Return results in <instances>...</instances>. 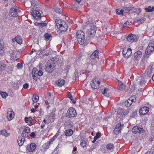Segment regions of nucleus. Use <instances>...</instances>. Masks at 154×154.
Returning a JSON list of instances; mask_svg holds the SVG:
<instances>
[{"mask_svg":"<svg viewBox=\"0 0 154 154\" xmlns=\"http://www.w3.org/2000/svg\"><path fill=\"white\" fill-rule=\"evenodd\" d=\"M55 22L59 29L57 31L58 33H64L67 30L68 25L65 21L60 19H56L55 20Z\"/></svg>","mask_w":154,"mask_h":154,"instance_id":"f257e3e1","label":"nucleus"},{"mask_svg":"<svg viewBox=\"0 0 154 154\" xmlns=\"http://www.w3.org/2000/svg\"><path fill=\"white\" fill-rule=\"evenodd\" d=\"M58 60L57 59L48 60L45 65V71L48 73H52L55 69Z\"/></svg>","mask_w":154,"mask_h":154,"instance_id":"f03ea898","label":"nucleus"},{"mask_svg":"<svg viewBox=\"0 0 154 154\" xmlns=\"http://www.w3.org/2000/svg\"><path fill=\"white\" fill-rule=\"evenodd\" d=\"M76 34L77 41L79 44L87 45L88 43V42L85 39V33L83 31L79 30L76 32Z\"/></svg>","mask_w":154,"mask_h":154,"instance_id":"7ed1b4c3","label":"nucleus"},{"mask_svg":"<svg viewBox=\"0 0 154 154\" xmlns=\"http://www.w3.org/2000/svg\"><path fill=\"white\" fill-rule=\"evenodd\" d=\"M18 8L16 6H14L11 8L9 11V14L8 16H9L10 17L8 19L12 20L14 18L17 17L18 16Z\"/></svg>","mask_w":154,"mask_h":154,"instance_id":"20e7f679","label":"nucleus"},{"mask_svg":"<svg viewBox=\"0 0 154 154\" xmlns=\"http://www.w3.org/2000/svg\"><path fill=\"white\" fill-rule=\"evenodd\" d=\"M92 21L90 24L91 28L90 29H88L87 32L89 35L94 36L96 33V30L97 29L96 26L95 25L96 23Z\"/></svg>","mask_w":154,"mask_h":154,"instance_id":"39448f33","label":"nucleus"},{"mask_svg":"<svg viewBox=\"0 0 154 154\" xmlns=\"http://www.w3.org/2000/svg\"><path fill=\"white\" fill-rule=\"evenodd\" d=\"M76 115V112L75 109L73 107L70 108L68 110L66 114L67 117L71 118L74 117Z\"/></svg>","mask_w":154,"mask_h":154,"instance_id":"423d86ee","label":"nucleus"},{"mask_svg":"<svg viewBox=\"0 0 154 154\" xmlns=\"http://www.w3.org/2000/svg\"><path fill=\"white\" fill-rule=\"evenodd\" d=\"M122 53L125 57L129 58L131 55L132 49L131 48H125L122 51Z\"/></svg>","mask_w":154,"mask_h":154,"instance_id":"0eeeda50","label":"nucleus"},{"mask_svg":"<svg viewBox=\"0 0 154 154\" xmlns=\"http://www.w3.org/2000/svg\"><path fill=\"white\" fill-rule=\"evenodd\" d=\"M100 83V82L97 81L96 79H94L91 82V87L92 88L98 89L99 88V85Z\"/></svg>","mask_w":154,"mask_h":154,"instance_id":"6e6552de","label":"nucleus"},{"mask_svg":"<svg viewBox=\"0 0 154 154\" xmlns=\"http://www.w3.org/2000/svg\"><path fill=\"white\" fill-rule=\"evenodd\" d=\"M32 16L36 20H39L41 18V14L40 12L37 10H34L31 13Z\"/></svg>","mask_w":154,"mask_h":154,"instance_id":"1a4fd4ad","label":"nucleus"},{"mask_svg":"<svg viewBox=\"0 0 154 154\" xmlns=\"http://www.w3.org/2000/svg\"><path fill=\"white\" fill-rule=\"evenodd\" d=\"M132 132L134 134L137 133L141 134L143 133L144 130L142 128L135 126L132 128Z\"/></svg>","mask_w":154,"mask_h":154,"instance_id":"9d476101","label":"nucleus"},{"mask_svg":"<svg viewBox=\"0 0 154 154\" xmlns=\"http://www.w3.org/2000/svg\"><path fill=\"white\" fill-rule=\"evenodd\" d=\"M127 40L129 42L132 43L137 41V40L136 35L132 33L130 34L127 37Z\"/></svg>","mask_w":154,"mask_h":154,"instance_id":"9b49d317","label":"nucleus"},{"mask_svg":"<svg viewBox=\"0 0 154 154\" xmlns=\"http://www.w3.org/2000/svg\"><path fill=\"white\" fill-rule=\"evenodd\" d=\"M11 60H17L20 57V55L17 54L16 51L14 50H11L9 51Z\"/></svg>","mask_w":154,"mask_h":154,"instance_id":"f8f14e48","label":"nucleus"},{"mask_svg":"<svg viewBox=\"0 0 154 154\" xmlns=\"http://www.w3.org/2000/svg\"><path fill=\"white\" fill-rule=\"evenodd\" d=\"M7 117L8 120H11L14 117V113L11 109H8L7 113Z\"/></svg>","mask_w":154,"mask_h":154,"instance_id":"ddd939ff","label":"nucleus"},{"mask_svg":"<svg viewBox=\"0 0 154 154\" xmlns=\"http://www.w3.org/2000/svg\"><path fill=\"white\" fill-rule=\"evenodd\" d=\"M149 109L147 106H143L139 110L140 115H144L149 111Z\"/></svg>","mask_w":154,"mask_h":154,"instance_id":"4468645a","label":"nucleus"},{"mask_svg":"<svg viewBox=\"0 0 154 154\" xmlns=\"http://www.w3.org/2000/svg\"><path fill=\"white\" fill-rule=\"evenodd\" d=\"M129 109L127 108L126 109H119L118 111V114L122 115V116L127 115L129 113Z\"/></svg>","mask_w":154,"mask_h":154,"instance_id":"2eb2a0df","label":"nucleus"},{"mask_svg":"<svg viewBox=\"0 0 154 154\" xmlns=\"http://www.w3.org/2000/svg\"><path fill=\"white\" fill-rule=\"evenodd\" d=\"M142 56V53L140 51H138L135 52L134 54V58H133L134 61H136L138 60H139Z\"/></svg>","mask_w":154,"mask_h":154,"instance_id":"dca6fc26","label":"nucleus"},{"mask_svg":"<svg viewBox=\"0 0 154 154\" xmlns=\"http://www.w3.org/2000/svg\"><path fill=\"white\" fill-rule=\"evenodd\" d=\"M36 144L33 143H32L29 145H28L26 148L28 151L30 152H33L36 149Z\"/></svg>","mask_w":154,"mask_h":154,"instance_id":"f3484780","label":"nucleus"},{"mask_svg":"<svg viewBox=\"0 0 154 154\" xmlns=\"http://www.w3.org/2000/svg\"><path fill=\"white\" fill-rule=\"evenodd\" d=\"M153 68L152 66H149L145 71V74L148 77H150L151 75L152 71Z\"/></svg>","mask_w":154,"mask_h":154,"instance_id":"a211bd4d","label":"nucleus"},{"mask_svg":"<svg viewBox=\"0 0 154 154\" xmlns=\"http://www.w3.org/2000/svg\"><path fill=\"white\" fill-rule=\"evenodd\" d=\"M12 42H17L19 44H21L22 43V40L21 38V37L18 35L16 36L15 38L12 39Z\"/></svg>","mask_w":154,"mask_h":154,"instance_id":"6ab92c4d","label":"nucleus"},{"mask_svg":"<svg viewBox=\"0 0 154 154\" xmlns=\"http://www.w3.org/2000/svg\"><path fill=\"white\" fill-rule=\"evenodd\" d=\"M154 50V48H150L149 46H148L146 49L145 53L146 55H149L153 52Z\"/></svg>","mask_w":154,"mask_h":154,"instance_id":"aec40b11","label":"nucleus"},{"mask_svg":"<svg viewBox=\"0 0 154 154\" xmlns=\"http://www.w3.org/2000/svg\"><path fill=\"white\" fill-rule=\"evenodd\" d=\"M118 87L119 90L122 91L125 90L126 88V86L123 84L122 82L121 81H119Z\"/></svg>","mask_w":154,"mask_h":154,"instance_id":"412c9836","label":"nucleus"},{"mask_svg":"<svg viewBox=\"0 0 154 154\" xmlns=\"http://www.w3.org/2000/svg\"><path fill=\"white\" fill-rule=\"evenodd\" d=\"M99 51L98 50H96L94 51L91 54L90 56V58L92 60L95 59L98 55Z\"/></svg>","mask_w":154,"mask_h":154,"instance_id":"4be33fe9","label":"nucleus"},{"mask_svg":"<svg viewBox=\"0 0 154 154\" xmlns=\"http://www.w3.org/2000/svg\"><path fill=\"white\" fill-rule=\"evenodd\" d=\"M136 98L135 96L131 97L129 99L127 100V101L128 102V103L129 106H131L132 104H133L134 103H135L136 101Z\"/></svg>","mask_w":154,"mask_h":154,"instance_id":"5701e85b","label":"nucleus"},{"mask_svg":"<svg viewBox=\"0 0 154 154\" xmlns=\"http://www.w3.org/2000/svg\"><path fill=\"white\" fill-rule=\"evenodd\" d=\"M51 142L49 141V142L46 143L43 146V149H41L42 154H44L45 151H46L49 147L50 144L51 143Z\"/></svg>","mask_w":154,"mask_h":154,"instance_id":"b1692460","label":"nucleus"},{"mask_svg":"<svg viewBox=\"0 0 154 154\" xmlns=\"http://www.w3.org/2000/svg\"><path fill=\"white\" fill-rule=\"evenodd\" d=\"M25 141V138H22V137L19 136L18 137V138L17 140V142L18 143V145L19 146H22Z\"/></svg>","mask_w":154,"mask_h":154,"instance_id":"393cba45","label":"nucleus"},{"mask_svg":"<svg viewBox=\"0 0 154 154\" xmlns=\"http://www.w3.org/2000/svg\"><path fill=\"white\" fill-rule=\"evenodd\" d=\"M65 80L62 79H59L57 80L55 82L56 84L58 86H60L63 85L65 84Z\"/></svg>","mask_w":154,"mask_h":154,"instance_id":"a878e982","label":"nucleus"},{"mask_svg":"<svg viewBox=\"0 0 154 154\" xmlns=\"http://www.w3.org/2000/svg\"><path fill=\"white\" fill-rule=\"evenodd\" d=\"M73 133V131L71 129L66 130L64 131V133L66 136L69 137L72 136Z\"/></svg>","mask_w":154,"mask_h":154,"instance_id":"bb28decb","label":"nucleus"},{"mask_svg":"<svg viewBox=\"0 0 154 154\" xmlns=\"http://www.w3.org/2000/svg\"><path fill=\"white\" fill-rule=\"evenodd\" d=\"M6 65L4 63V61H1L0 62V71L1 72L3 71L6 67Z\"/></svg>","mask_w":154,"mask_h":154,"instance_id":"cd10ccee","label":"nucleus"},{"mask_svg":"<svg viewBox=\"0 0 154 154\" xmlns=\"http://www.w3.org/2000/svg\"><path fill=\"white\" fill-rule=\"evenodd\" d=\"M54 11L57 13H59L60 14H62L63 12L62 11V8H59L57 6H54Z\"/></svg>","mask_w":154,"mask_h":154,"instance_id":"c85d7f7f","label":"nucleus"},{"mask_svg":"<svg viewBox=\"0 0 154 154\" xmlns=\"http://www.w3.org/2000/svg\"><path fill=\"white\" fill-rule=\"evenodd\" d=\"M39 97L38 95L34 94L33 95L32 101L34 103H36L38 100Z\"/></svg>","mask_w":154,"mask_h":154,"instance_id":"c756f323","label":"nucleus"},{"mask_svg":"<svg viewBox=\"0 0 154 154\" xmlns=\"http://www.w3.org/2000/svg\"><path fill=\"white\" fill-rule=\"evenodd\" d=\"M146 20L145 18L144 17H142L139 19H136L135 22L138 23H143V22Z\"/></svg>","mask_w":154,"mask_h":154,"instance_id":"7c9ffc66","label":"nucleus"},{"mask_svg":"<svg viewBox=\"0 0 154 154\" xmlns=\"http://www.w3.org/2000/svg\"><path fill=\"white\" fill-rule=\"evenodd\" d=\"M145 10L147 12H152L154 11V7L149 6L148 8H145Z\"/></svg>","mask_w":154,"mask_h":154,"instance_id":"2f4dec72","label":"nucleus"},{"mask_svg":"<svg viewBox=\"0 0 154 154\" xmlns=\"http://www.w3.org/2000/svg\"><path fill=\"white\" fill-rule=\"evenodd\" d=\"M1 134L2 135L6 137H7L8 136L10 135V134L8 133L6 131V130H2L1 132Z\"/></svg>","mask_w":154,"mask_h":154,"instance_id":"473e14b6","label":"nucleus"},{"mask_svg":"<svg viewBox=\"0 0 154 154\" xmlns=\"http://www.w3.org/2000/svg\"><path fill=\"white\" fill-rule=\"evenodd\" d=\"M128 102L127 101V100L125 102H120L119 105V106H129L128 103Z\"/></svg>","mask_w":154,"mask_h":154,"instance_id":"72a5a7b5","label":"nucleus"},{"mask_svg":"<svg viewBox=\"0 0 154 154\" xmlns=\"http://www.w3.org/2000/svg\"><path fill=\"white\" fill-rule=\"evenodd\" d=\"M114 147V146L113 144L111 143H109L107 144L106 148L107 149L111 150Z\"/></svg>","mask_w":154,"mask_h":154,"instance_id":"f704fd0d","label":"nucleus"},{"mask_svg":"<svg viewBox=\"0 0 154 154\" xmlns=\"http://www.w3.org/2000/svg\"><path fill=\"white\" fill-rule=\"evenodd\" d=\"M78 70L76 69L75 71V72L74 74V75L73 76V79H76L77 78H79L78 76Z\"/></svg>","mask_w":154,"mask_h":154,"instance_id":"c9c22d12","label":"nucleus"},{"mask_svg":"<svg viewBox=\"0 0 154 154\" xmlns=\"http://www.w3.org/2000/svg\"><path fill=\"white\" fill-rule=\"evenodd\" d=\"M129 14L134 13L137 11V10L133 7H129Z\"/></svg>","mask_w":154,"mask_h":154,"instance_id":"e433bc0d","label":"nucleus"},{"mask_svg":"<svg viewBox=\"0 0 154 154\" xmlns=\"http://www.w3.org/2000/svg\"><path fill=\"white\" fill-rule=\"evenodd\" d=\"M116 12L117 14L122 15V16L123 15L124 10L123 9L119 10V9H117L116 10Z\"/></svg>","mask_w":154,"mask_h":154,"instance_id":"4c0bfd02","label":"nucleus"},{"mask_svg":"<svg viewBox=\"0 0 154 154\" xmlns=\"http://www.w3.org/2000/svg\"><path fill=\"white\" fill-rule=\"evenodd\" d=\"M33 79L35 81L39 79V75L38 74V72L36 73L35 74H34L32 75Z\"/></svg>","mask_w":154,"mask_h":154,"instance_id":"58836bf2","label":"nucleus"},{"mask_svg":"<svg viewBox=\"0 0 154 154\" xmlns=\"http://www.w3.org/2000/svg\"><path fill=\"white\" fill-rule=\"evenodd\" d=\"M87 142L85 140H81L80 143L81 146L83 147H84L86 146V145Z\"/></svg>","mask_w":154,"mask_h":154,"instance_id":"ea45409f","label":"nucleus"},{"mask_svg":"<svg viewBox=\"0 0 154 154\" xmlns=\"http://www.w3.org/2000/svg\"><path fill=\"white\" fill-rule=\"evenodd\" d=\"M23 66V64L22 63H18L17 65V67L18 69H21Z\"/></svg>","mask_w":154,"mask_h":154,"instance_id":"a19ab883","label":"nucleus"},{"mask_svg":"<svg viewBox=\"0 0 154 154\" xmlns=\"http://www.w3.org/2000/svg\"><path fill=\"white\" fill-rule=\"evenodd\" d=\"M145 80L144 77H141L140 80L139 82V83L140 85H143L145 84Z\"/></svg>","mask_w":154,"mask_h":154,"instance_id":"79ce46f5","label":"nucleus"},{"mask_svg":"<svg viewBox=\"0 0 154 154\" xmlns=\"http://www.w3.org/2000/svg\"><path fill=\"white\" fill-rule=\"evenodd\" d=\"M44 36L45 38L47 40H49L51 37V34L48 33H46L45 34Z\"/></svg>","mask_w":154,"mask_h":154,"instance_id":"37998d69","label":"nucleus"},{"mask_svg":"<svg viewBox=\"0 0 154 154\" xmlns=\"http://www.w3.org/2000/svg\"><path fill=\"white\" fill-rule=\"evenodd\" d=\"M0 93L2 97L4 98H6L7 96H8V94L6 92H2Z\"/></svg>","mask_w":154,"mask_h":154,"instance_id":"c03bdc74","label":"nucleus"},{"mask_svg":"<svg viewBox=\"0 0 154 154\" xmlns=\"http://www.w3.org/2000/svg\"><path fill=\"white\" fill-rule=\"evenodd\" d=\"M123 124H121V123H119L116 125L115 128H117V129H120V130L121 131L122 127L123 126Z\"/></svg>","mask_w":154,"mask_h":154,"instance_id":"a18cd8bd","label":"nucleus"},{"mask_svg":"<svg viewBox=\"0 0 154 154\" xmlns=\"http://www.w3.org/2000/svg\"><path fill=\"white\" fill-rule=\"evenodd\" d=\"M148 46H149L150 48H154V40H152L150 41V42Z\"/></svg>","mask_w":154,"mask_h":154,"instance_id":"49530a36","label":"nucleus"},{"mask_svg":"<svg viewBox=\"0 0 154 154\" xmlns=\"http://www.w3.org/2000/svg\"><path fill=\"white\" fill-rule=\"evenodd\" d=\"M121 132L120 129H117V128H115L114 130V133L115 134H117L120 132Z\"/></svg>","mask_w":154,"mask_h":154,"instance_id":"de8ad7c7","label":"nucleus"},{"mask_svg":"<svg viewBox=\"0 0 154 154\" xmlns=\"http://www.w3.org/2000/svg\"><path fill=\"white\" fill-rule=\"evenodd\" d=\"M96 145L95 144L92 145L89 149L90 152H91L94 149H96Z\"/></svg>","mask_w":154,"mask_h":154,"instance_id":"09e8293b","label":"nucleus"},{"mask_svg":"<svg viewBox=\"0 0 154 154\" xmlns=\"http://www.w3.org/2000/svg\"><path fill=\"white\" fill-rule=\"evenodd\" d=\"M46 51V48L44 47L43 48L39 49L38 50V52H39V54H42L43 53H45Z\"/></svg>","mask_w":154,"mask_h":154,"instance_id":"8fccbe9b","label":"nucleus"},{"mask_svg":"<svg viewBox=\"0 0 154 154\" xmlns=\"http://www.w3.org/2000/svg\"><path fill=\"white\" fill-rule=\"evenodd\" d=\"M24 130L25 131V132L27 133H30V129L28 127H26Z\"/></svg>","mask_w":154,"mask_h":154,"instance_id":"3c124183","label":"nucleus"},{"mask_svg":"<svg viewBox=\"0 0 154 154\" xmlns=\"http://www.w3.org/2000/svg\"><path fill=\"white\" fill-rule=\"evenodd\" d=\"M129 7H124L123 8L124 11H125V12L128 13H129Z\"/></svg>","mask_w":154,"mask_h":154,"instance_id":"603ef678","label":"nucleus"},{"mask_svg":"<svg viewBox=\"0 0 154 154\" xmlns=\"http://www.w3.org/2000/svg\"><path fill=\"white\" fill-rule=\"evenodd\" d=\"M100 133L97 132L96 133V136L94 137V139L97 140L99 137H100Z\"/></svg>","mask_w":154,"mask_h":154,"instance_id":"864d4df0","label":"nucleus"},{"mask_svg":"<svg viewBox=\"0 0 154 154\" xmlns=\"http://www.w3.org/2000/svg\"><path fill=\"white\" fill-rule=\"evenodd\" d=\"M40 23V26L41 28H42L43 27H45L47 25V23H44V22H42V23Z\"/></svg>","mask_w":154,"mask_h":154,"instance_id":"5fc2aeb1","label":"nucleus"},{"mask_svg":"<svg viewBox=\"0 0 154 154\" xmlns=\"http://www.w3.org/2000/svg\"><path fill=\"white\" fill-rule=\"evenodd\" d=\"M38 71V70L36 68H33L32 72V75H33L34 74H35Z\"/></svg>","mask_w":154,"mask_h":154,"instance_id":"6e6d98bb","label":"nucleus"},{"mask_svg":"<svg viewBox=\"0 0 154 154\" xmlns=\"http://www.w3.org/2000/svg\"><path fill=\"white\" fill-rule=\"evenodd\" d=\"M35 0H30V2H31V5H32L34 7L36 5L35 4Z\"/></svg>","mask_w":154,"mask_h":154,"instance_id":"4d7b16f0","label":"nucleus"},{"mask_svg":"<svg viewBox=\"0 0 154 154\" xmlns=\"http://www.w3.org/2000/svg\"><path fill=\"white\" fill-rule=\"evenodd\" d=\"M29 84L27 83H26L23 85V88L25 89H26L29 88Z\"/></svg>","mask_w":154,"mask_h":154,"instance_id":"13d9d810","label":"nucleus"},{"mask_svg":"<svg viewBox=\"0 0 154 154\" xmlns=\"http://www.w3.org/2000/svg\"><path fill=\"white\" fill-rule=\"evenodd\" d=\"M109 90V89L107 88H105L103 91L102 92V94H105L106 93V92L108 91Z\"/></svg>","mask_w":154,"mask_h":154,"instance_id":"bf43d9fd","label":"nucleus"},{"mask_svg":"<svg viewBox=\"0 0 154 154\" xmlns=\"http://www.w3.org/2000/svg\"><path fill=\"white\" fill-rule=\"evenodd\" d=\"M30 136L33 138H34L36 137V135L34 132H32L31 133Z\"/></svg>","mask_w":154,"mask_h":154,"instance_id":"052dcab7","label":"nucleus"},{"mask_svg":"<svg viewBox=\"0 0 154 154\" xmlns=\"http://www.w3.org/2000/svg\"><path fill=\"white\" fill-rule=\"evenodd\" d=\"M37 72L39 77L42 76L43 74V72L41 70H39Z\"/></svg>","mask_w":154,"mask_h":154,"instance_id":"680f3d73","label":"nucleus"},{"mask_svg":"<svg viewBox=\"0 0 154 154\" xmlns=\"http://www.w3.org/2000/svg\"><path fill=\"white\" fill-rule=\"evenodd\" d=\"M129 22H127L124 23L123 24L124 27H127L129 25Z\"/></svg>","mask_w":154,"mask_h":154,"instance_id":"e2e57ef3","label":"nucleus"},{"mask_svg":"<svg viewBox=\"0 0 154 154\" xmlns=\"http://www.w3.org/2000/svg\"><path fill=\"white\" fill-rule=\"evenodd\" d=\"M25 122L26 123H28L29 121V118L27 117H26L24 119Z\"/></svg>","mask_w":154,"mask_h":154,"instance_id":"0e129e2a","label":"nucleus"},{"mask_svg":"<svg viewBox=\"0 0 154 154\" xmlns=\"http://www.w3.org/2000/svg\"><path fill=\"white\" fill-rule=\"evenodd\" d=\"M57 137V135L56 134L53 137L52 139L51 140V141H50L51 142H52Z\"/></svg>","mask_w":154,"mask_h":154,"instance_id":"69168bd1","label":"nucleus"},{"mask_svg":"<svg viewBox=\"0 0 154 154\" xmlns=\"http://www.w3.org/2000/svg\"><path fill=\"white\" fill-rule=\"evenodd\" d=\"M87 72V71L85 70H83L82 71H81L79 73L80 74V75H81L82 74H83Z\"/></svg>","mask_w":154,"mask_h":154,"instance_id":"338daca9","label":"nucleus"},{"mask_svg":"<svg viewBox=\"0 0 154 154\" xmlns=\"http://www.w3.org/2000/svg\"><path fill=\"white\" fill-rule=\"evenodd\" d=\"M68 97L70 99L72 98V94L70 92H69L67 94Z\"/></svg>","mask_w":154,"mask_h":154,"instance_id":"774afa93","label":"nucleus"}]
</instances>
